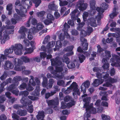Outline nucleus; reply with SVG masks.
I'll return each mask as SVG.
<instances>
[{"mask_svg": "<svg viewBox=\"0 0 120 120\" xmlns=\"http://www.w3.org/2000/svg\"><path fill=\"white\" fill-rule=\"evenodd\" d=\"M59 57H57L55 59L50 60L52 65L56 66V69L53 70V68L52 66H49L48 69L50 71L51 73L53 75H56L54 78L59 79H62L64 77V73H67L68 72V69L66 67H64L63 64L61 61L59 60Z\"/></svg>", "mask_w": 120, "mask_h": 120, "instance_id": "1", "label": "nucleus"}, {"mask_svg": "<svg viewBox=\"0 0 120 120\" xmlns=\"http://www.w3.org/2000/svg\"><path fill=\"white\" fill-rule=\"evenodd\" d=\"M93 71L97 72L96 75L98 79H95L92 83L93 85L95 87H97L99 85L102 83L104 80L105 83L104 84L103 86L108 87L109 86L111 83L116 82L117 81L116 79H113L109 77L108 74L105 72H102V74L100 73L101 72L100 70L98 67H94L93 69Z\"/></svg>", "mask_w": 120, "mask_h": 120, "instance_id": "2", "label": "nucleus"}, {"mask_svg": "<svg viewBox=\"0 0 120 120\" xmlns=\"http://www.w3.org/2000/svg\"><path fill=\"white\" fill-rule=\"evenodd\" d=\"M29 93L27 91H22L20 92L19 95H23L24 97H22L20 100L21 103L23 105L26 109L30 113H32L33 111V105H31L32 101L29 100L26 97L29 94Z\"/></svg>", "mask_w": 120, "mask_h": 120, "instance_id": "3", "label": "nucleus"}, {"mask_svg": "<svg viewBox=\"0 0 120 120\" xmlns=\"http://www.w3.org/2000/svg\"><path fill=\"white\" fill-rule=\"evenodd\" d=\"M22 47L20 44H15V46L12 45L9 49H6L4 52V54L7 56L9 54L11 53L14 50L15 54L18 55H20L22 54Z\"/></svg>", "mask_w": 120, "mask_h": 120, "instance_id": "4", "label": "nucleus"}, {"mask_svg": "<svg viewBox=\"0 0 120 120\" xmlns=\"http://www.w3.org/2000/svg\"><path fill=\"white\" fill-rule=\"evenodd\" d=\"M73 90L74 92L73 93V95L75 98L77 97V94L78 95H80V92L79 89L78 88L77 84L75 82H74L70 86L68 87L67 89L63 88L61 90L63 92L66 94H68L70 93Z\"/></svg>", "mask_w": 120, "mask_h": 120, "instance_id": "5", "label": "nucleus"}, {"mask_svg": "<svg viewBox=\"0 0 120 120\" xmlns=\"http://www.w3.org/2000/svg\"><path fill=\"white\" fill-rule=\"evenodd\" d=\"M13 63L15 66V69L17 71H22V73L26 75H28L30 73L29 70H25V67L22 66V62L20 59L15 58L13 61Z\"/></svg>", "mask_w": 120, "mask_h": 120, "instance_id": "6", "label": "nucleus"}, {"mask_svg": "<svg viewBox=\"0 0 120 120\" xmlns=\"http://www.w3.org/2000/svg\"><path fill=\"white\" fill-rule=\"evenodd\" d=\"M102 8L99 7H97L96 8V10L98 12V15L96 17L98 24L99 25L100 20L103 16V13L104 12V10L107 9L108 7V5L105 3H103L101 5Z\"/></svg>", "mask_w": 120, "mask_h": 120, "instance_id": "7", "label": "nucleus"}, {"mask_svg": "<svg viewBox=\"0 0 120 120\" xmlns=\"http://www.w3.org/2000/svg\"><path fill=\"white\" fill-rule=\"evenodd\" d=\"M80 40L82 42V45L83 46V49L84 50H86L87 49L88 43L87 42V40L83 38L87 35V32L85 30H80Z\"/></svg>", "mask_w": 120, "mask_h": 120, "instance_id": "8", "label": "nucleus"}, {"mask_svg": "<svg viewBox=\"0 0 120 120\" xmlns=\"http://www.w3.org/2000/svg\"><path fill=\"white\" fill-rule=\"evenodd\" d=\"M24 42L26 46H29V44H30L32 47L31 48H26L25 49L26 51L24 53V54L26 55L32 52L35 48V47L34 46V45L35 43L34 42V41H31L30 43L29 40L27 39H25L24 40Z\"/></svg>", "mask_w": 120, "mask_h": 120, "instance_id": "9", "label": "nucleus"}, {"mask_svg": "<svg viewBox=\"0 0 120 120\" xmlns=\"http://www.w3.org/2000/svg\"><path fill=\"white\" fill-rule=\"evenodd\" d=\"M112 58L110 60L111 62L112 63L111 64V66L118 67L120 70V58L119 56L115 54L112 55Z\"/></svg>", "mask_w": 120, "mask_h": 120, "instance_id": "10", "label": "nucleus"}, {"mask_svg": "<svg viewBox=\"0 0 120 120\" xmlns=\"http://www.w3.org/2000/svg\"><path fill=\"white\" fill-rule=\"evenodd\" d=\"M40 57L37 56L34 57V58H30L31 61H36L37 62H39L40 61V58H43L44 59L46 57L47 59H48L51 58L52 57V56L51 54L47 55L45 52H41L40 53Z\"/></svg>", "mask_w": 120, "mask_h": 120, "instance_id": "11", "label": "nucleus"}, {"mask_svg": "<svg viewBox=\"0 0 120 120\" xmlns=\"http://www.w3.org/2000/svg\"><path fill=\"white\" fill-rule=\"evenodd\" d=\"M74 48V47L73 46H71L68 47L64 49V52H68L65 54L63 56V57L62 58H60L59 57V60L62 61V59L64 57H68V56H70L73 54V52L72 51V50Z\"/></svg>", "mask_w": 120, "mask_h": 120, "instance_id": "12", "label": "nucleus"}, {"mask_svg": "<svg viewBox=\"0 0 120 120\" xmlns=\"http://www.w3.org/2000/svg\"><path fill=\"white\" fill-rule=\"evenodd\" d=\"M15 28L14 26H3L0 28V31L2 32L4 31L5 33L8 34H12L14 32V30H8V29H13Z\"/></svg>", "mask_w": 120, "mask_h": 120, "instance_id": "13", "label": "nucleus"}, {"mask_svg": "<svg viewBox=\"0 0 120 120\" xmlns=\"http://www.w3.org/2000/svg\"><path fill=\"white\" fill-rule=\"evenodd\" d=\"M17 86H16V85L12 84L7 88L6 89L7 90L11 92L16 95L18 96L19 91L17 88H16Z\"/></svg>", "mask_w": 120, "mask_h": 120, "instance_id": "14", "label": "nucleus"}, {"mask_svg": "<svg viewBox=\"0 0 120 120\" xmlns=\"http://www.w3.org/2000/svg\"><path fill=\"white\" fill-rule=\"evenodd\" d=\"M90 85V82L89 81L87 80L84 82L82 84V85L81 86L80 88L81 91L83 92L84 94L82 96V97L83 98L86 97L87 95L86 94H85L86 93V88H88Z\"/></svg>", "mask_w": 120, "mask_h": 120, "instance_id": "15", "label": "nucleus"}, {"mask_svg": "<svg viewBox=\"0 0 120 120\" xmlns=\"http://www.w3.org/2000/svg\"><path fill=\"white\" fill-rule=\"evenodd\" d=\"M64 101L66 102L69 101L66 105L68 108H69L75 104V102L73 99L70 96L68 95L66 96L64 99Z\"/></svg>", "mask_w": 120, "mask_h": 120, "instance_id": "16", "label": "nucleus"}, {"mask_svg": "<svg viewBox=\"0 0 120 120\" xmlns=\"http://www.w3.org/2000/svg\"><path fill=\"white\" fill-rule=\"evenodd\" d=\"M62 61L67 64V66L69 69L74 68L75 67V64L73 62H70L69 59L68 57H64L62 59Z\"/></svg>", "mask_w": 120, "mask_h": 120, "instance_id": "17", "label": "nucleus"}, {"mask_svg": "<svg viewBox=\"0 0 120 120\" xmlns=\"http://www.w3.org/2000/svg\"><path fill=\"white\" fill-rule=\"evenodd\" d=\"M84 0L78 1L77 3V7L79 10L83 11L85 10L87 8V4L86 3H84Z\"/></svg>", "mask_w": 120, "mask_h": 120, "instance_id": "18", "label": "nucleus"}, {"mask_svg": "<svg viewBox=\"0 0 120 120\" xmlns=\"http://www.w3.org/2000/svg\"><path fill=\"white\" fill-rule=\"evenodd\" d=\"M20 11L17 9L15 10L17 14L21 16L24 17L26 16L25 13L27 12V10L26 8L23 6H20Z\"/></svg>", "mask_w": 120, "mask_h": 120, "instance_id": "19", "label": "nucleus"}, {"mask_svg": "<svg viewBox=\"0 0 120 120\" xmlns=\"http://www.w3.org/2000/svg\"><path fill=\"white\" fill-rule=\"evenodd\" d=\"M107 89L106 87H100L99 88V90H102L100 93V95L102 96L101 98L102 100L106 101H107L108 100L107 97V94L106 92L105 91Z\"/></svg>", "mask_w": 120, "mask_h": 120, "instance_id": "20", "label": "nucleus"}, {"mask_svg": "<svg viewBox=\"0 0 120 120\" xmlns=\"http://www.w3.org/2000/svg\"><path fill=\"white\" fill-rule=\"evenodd\" d=\"M30 79L29 81V83L33 86H34L36 85L35 82L37 83V85H39L40 84V81L37 77H36L35 78V81H34V77L32 76H30Z\"/></svg>", "mask_w": 120, "mask_h": 120, "instance_id": "21", "label": "nucleus"}, {"mask_svg": "<svg viewBox=\"0 0 120 120\" xmlns=\"http://www.w3.org/2000/svg\"><path fill=\"white\" fill-rule=\"evenodd\" d=\"M77 50L78 52H81L79 54L78 56L80 62L82 63L83 62L84 60H85V57L81 53L83 52V51L80 47H79L78 48Z\"/></svg>", "mask_w": 120, "mask_h": 120, "instance_id": "22", "label": "nucleus"}, {"mask_svg": "<svg viewBox=\"0 0 120 120\" xmlns=\"http://www.w3.org/2000/svg\"><path fill=\"white\" fill-rule=\"evenodd\" d=\"M47 102L49 105L52 106L57 105L58 104V100L57 98H56L54 100H48Z\"/></svg>", "mask_w": 120, "mask_h": 120, "instance_id": "23", "label": "nucleus"}, {"mask_svg": "<svg viewBox=\"0 0 120 120\" xmlns=\"http://www.w3.org/2000/svg\"><path fill=\"white\" fill-rule=\"evenodd\" d=\"M27 30V29L24 26L20 27L19 31V33L21 35V39H24L26 36L25 32Z\"/></svg>", "mask_w": 120, "mask_h": 120, "instance_id": "24", "label": "nucleus"}, {"mask_svg": "<svg viewBox=\"0 0 120 120\" xmlns=\"http://www.w3.org/2000/svg\"><path fill=\"white\" fill-rule=\"evenodd\" d=\"M37 31L35 27L31 28L28 32V37L29 39L31 40L33 38V34Z\"/></svg>", "mask_w": 120, "mask_h": 120, "instance_id": "25", "label": "nucleus"}, {"mask_svg": "<svg viewBox=\"0 0 120 120\" xmlns=\"http://www.w3.org/2000/svg\"><path fill=\"white\" fill-rule=\"evenodd\" d=\"M64 28L63 29V30L64 32V35L66 36L67 38H70V36L67 32L68 29L70 27L66 23H65L64 26Z\"/></svg>", "mask_w": 120, "mask_h": 120, "instance_id": "26", "label": "nucleus"}, {"mask_svg": "<svg viewBox=\"0 0 120 120\" xmlns=\"http://www.w3.org/2000/svg\"><path fill=\"white\" fill-rule=\"evenodd\" d=\"M13 67L14 66L11 62L8 60L5 62L4 65L5 69L8 70L10 69H12Z\"/></svg>", "mask_w": 120, "mask_h": 120, "instance_id": "27", "label": "nucleus"}, {"mask_svg": "<svg viewBox=\"0 0 120 120\" xmlns=\"http://www.w3.org/2000/svg\"><path fill=\"white\" fill-rule=\"evenodd\" d=\"M87 22L89 25L92 26L96 27L97 26L96 19L92 17L89 19L87 20Z\"/></svg>", "mask_w": 120, "mask_h": 120, "instance_id": "28", "label": "nucleus"}, {"mask_svg": "<svg viewBox=\"0 0 120 120\" xmlns=\"http://www.w3.org/2000/svg\"><path fill=\"white\" fill-rule=\"evenodd\" d=\"M55 81L54 80L52 79H50L49 80V82L48 83H47L46 84H45L42 86L44 87H46L47 89H49L51 88L53 84L54 83Z\"/></svg>", "mask_w": 120, "mask_h": 120, "instance_id": "29", "label": "nucleus"}, {"mask_svg": "<svg viewBox=\"0 0 120 120\" xmlns=\"http://www.w3.org/2000/svg\"><path fill=\"white\" fill-rule=\"evenodd\" d=\"M115 97L116 98V103L118 104L120 103V94L119 92H116L114 95L111 97V98H113Z\"/></svg>", "mask_w": 120, "mask_h": 120, "instance_id": "30", "label": "nucleus"}, {"mask_svg": "<svg viewBox=\"0 0 120 120\" xmlns=\"http://www.w3.org/2000/svg\"><path fill=\"white\" fill-rule=\"evenodd\" d=\"M22 79L21 77L19 76H17L14 77L12 80L13 84L18 86L19 83V81H21Z\"/></svg>", "mask_w": 120, "mask_h": 120, "instance_id": "31", "label": "nucleus"}, {"mask_svg": "<svg viewBox=\"0 0 120 120\" xmlns=\"http://www.w3.org/2000/svg\"><path fill=\"white\" fill-rule=\"evenodd\" d=\"M11 115L12 118L15 119L14 120H26L27 119L26 117H21L20 118L19 116L14 113H12Z\"/></svg>", "mask_w": 120, "mask_h": 120, "instance_id": "32", "label": "nucleus"}, {"mask_svg": "<svg viewBox=\"0 0 120 120\" xmlns=\"http://www.w3.org/2000/svg\"><path fill=\"white\" fill-rule=\"evenodd\" d=\"M90 99L89 97H86L84 98L83 101L85 103L84 105V108H86L90 106H89V104Z\"/></svg>", "mask_w": 120, "mask_h": 120, "instance_id": "33", "label": "nucleus"}, {"mask_svg": "<svg viewBox=\"0 0 120 120\" xmlns=\"http://www.w3.org/2000/svg\"><path fill=\"white\" fill-rule=\"evenodd\" d=\"M102 62L104 64L103 67L105 70H107L109 67V64L108 63L107 58H103Z\"/></svg>", "mask_w": 120, "mask_h": 120, "instance_id": "34", "label": "nucleus"}, {"mask_svg": "<svg viewBox=\"0 0 120 120\" xmlns=\"http://www.w3.org/2000/svg\"><path fill=\"white\" fill-rule=\"evenodd\" d=\"M14 18H12L11 21L13 24H15L16 23V20H19L21 18L20 16H19L16 14H15L14 15Z\"/></svg>", "mask_w": 120, "mask_h": 120, "instance_id": "35", "label": "nucleus"}, {"mask_svg": "<svg viewBox=\"0 0 120 120\" xmlns=\"http://www.w3.org/2000/svg\"><path fill=\"white\" fill-rule=\"evenodd\" d=\"M3 33V38L1 41V43L2 44L5 43V41L8 40L9 38L8 34L5 33L4 32Z\"/></svg>", "mask_w": 120, "mask_h": 120, "instance_id": "36", "label": "nucleus"}, {"mask_svg": "<svg viewBox=\"0 0 120 120\" xmlns=\"http://www.w3.org/2000/svg\"><path fill=\"white\" fill-rule=\"evenodd\" d=\"M40 87L39 85L36 86V89L32 93V94L35 96H38L39 94Z\"/></svg>", "mask_w": 120, "mask_h": 120, "instance_id": "37", "label": "nucleus"}, {"mask_svg": "<svg viewBox=\"0 0 120 120\" xmlns=\"http://www.w3.org/2000/svg\"><path fill=\"white\" fill-rule=\"evenodd\" d=\"M116 8L115 7L114 8L112 13L110 14L109 15V16L110 18L112 19L114 18L116 16L118 12L116 11Z\"/></svg>", "mask_w": 120, "mask_h": 120, "instance_id": "38", "label": "nucleus"}, {"mask_svg": "<svg viewBox=\"0 0 120 120\" xmlns=\"http://www.w3.org/2000/svg\"><path fill=\"white\" fill-rule=\"evenodd\" d=\"M86 112L90 111L93 114H95L96 113V109L91 106H90L86 108Z\"/></svg>", "mask_w": 120, "mask_h": 120, "instance_id": "39", "label": "nucleus"}, {"mask_svg": "<svg viewBox=\"0 0 120 120\" xmlns=\"http://www.w3.org/2000/svg\"><path fill=\"white\" fill-rule=\"evenodd\" d=\"M62 47V44L60 41H58L56 42V44L55 46V48L54 49V51H58L59 50L60 48Z\"/></svg>", "mask_w": 120, "mask_h": 120, "instance_id": "40", "label": "nucleus"}, {"mask_svg": "<svg viewBox=\"0 0 120 120\" xmlns=\"http://www.w3.org/2000/svg\"><path fill=\"white\" fill-rule=\"evenodd\" d=\"M17 113L21 116H24L27 114L26 111L25 110L19 109L17 110Z\"/></svg>", "mask_w": 120, "mask_h": 120, "instance_id": "41", "label": "nucleus"}, {"mask_svg": "<svg viewBox=\"0 0 120 120\" xmlns=\"http://www.w3.org/2000/svg\"><path fill=\"white\" fill-rule=\"evenodd\" d=\"M5 95L10 100L11 102L13 103L15 101V98L13 97H12L10 96L11 93L9 92H7L5 93Z\"/></svg>", "mask_w": 120, "mask_h": 120, "instance_id": "42", "label": "nucleus"}, {"mask_svg": "<svg viewBox=\"0 0 120 120\" xmlns=\"http://www.w3.org/2000/svg\"><path fill=\"white\" fill-rule=\"evenodd\" d=\"M79 11L77 9H76L73 11L71 14V18L73 20H75L76 18V16L75 15Z\"/></svg>", "mask_w": 120, "mask_h": 120, "instance_id": "43", "label": "nucleus"}, {"mask_svg": "<svg viewBox=\"0 0 120 120\" xmlns=\"http://www.w3.org/2000/svg\"><path fill=\"white\" fill-rule=\"evenodd\" d=\"M36 30L37 31V32H38L39 30H42L44 27V26L40 22L38 23L36 26V28L35 27Z\"/></svg>", "mask_w": 120, "mask_h": 120, "instance_id": "44", "label": "nucleus"}, {"mask_svg": "<svg viewBox=\"0 0 120 120\" xmlns=\"http://www.w3.org/2000/svg\"><path fill=\"white\" fill-rule=\"evenodd\" d=\"M21 59L23 62L25 63H27L31 61L30 58H29L26 56H23L20 58Z\"/></svg>", "mask_w": 120, "mask_h": 120, "instance_id": "45", "label": "nucleus"}, {"mask_svg": "<svg viewBox=\"0 0 120 120\" xmlns=\"http://www.w3.org/2000/svg\"><path fill=\"white\" fill-rule=\"evenodd\" d=\"M55 94L54 92H52L51 91L50 93L48 92L45 93V98L46 99H48L51 96Z\"/></svg>", "mask_w": 120, "mask_h": 120, "instance_id": "46", "label": "nucleus"}, {"mask_svg": "<svg viewBox=\"0 0 120 120\" xmlns=\"http://www.w3.org/2000/svg\"><path fill=\"white\" fill-rule=\"evenodd\" d=\"M86 31L87 32V35H89L93 31V30L92 27L88 26L86 28Z\"/></svg>", "mask_w": 120, "mask_h": 120, "instance_id": "47", "label": "nucleus"}, {"mask_svg": "<svg viewBox=\"0 0 120 120\" xmlns=\"http://www.w3.org/2000/svg\"><path fill=\"white\" fill-rule=\"evenodd\" d=\"M95 8H91L90 10L88 11L89 14L90 15H92L96 12Z\"/></svg>", "mask_w": 120, "mask_h": 120, "instance_id": "48", "label": "nucleus"}, {"mask_svg": "<svg viewBox=\"0 0 120 120\" xmlns=\"http://www.w3.org/2000/svg\"><path fill=\"white\" fill-rule=\"evenodd\" d=\"M90 3L91 8H95L96 1L95 0H91L90 1Z\"/></svg>", "mask_w": 120, "mask_h": 120, "instance_id": "49", "label": "nucleus"}, {"mask_svg": "<svg viewBox=\"0 0 120 120\" xmlns=\"http://www.w3.org/2000/svg\"><path fill=\"white\" fill-rule=\"evenodd\" d=\"M105 56L106 58H107V60L109 58L111 57L110 52L108 50H105Z\"/></svg>", "mask_w": 120, "mask_h": 120, "instance_id": "50", "label": "nucleus"}, {"mask_svg": "<svg viewBox=\"0 0 120 120\" xmlns=\"http://www.w3.org/2000/svg\"><path fill=\"white\" fill-rule=\"evenodd\" d=\"M58 85L60 86H62L63 87H65V82L63 80H60L58 81L57 82Z\"/></svg>", "mask_w": 120, "mask_h": 120, "instance_id": "51", "label": "nucleus"}, {"mask_svg": "<svg viewBox=\"0 0 120 120\" xmlns=\"http://www.w3.org/2000/svg\"><path fill=\"white\" fill-rule=\"evenodd\" d=\"M55 41H52L50 42L47 44V46L49 48H51L53 47L55 44Z\"/></svg>", "mask_w": 120, "mask_h": 120, "instance_id": "52", "label": "nucleus"}, {"mask_svg": "<svg viewBox=\"0 0 120 120\" xmlns=\"http://www.w3.org/2000/svg\"><path fill=\"white\" fill-rule=\"evenodd\" d=\"M27 86L26 83L23 82L19 86L18 88L21 90H23L26 88Z\"/></svg>", "mask_w": 120, "mask_h": 120, "instance_id": "53", "label": "nucleus"}, {"mask_svg": "<svg viewBox=\"0 0 120 120\" xmlns=\"http://www.w3.org/2000/svg\"><path fill=\"white\" fill-rule=\"evenodd\" d=\"M49 8L51 10H55L56 9V7L54 4H50L48 6Z\"/></svg>", "mask_w": 120, "mask_h": 120, "instance_id": "54", "label": "nucleus"}, {"mask_svg": "<svg viewBox=\"0 0 120 120\" xmlns=\"http://www.w3.org/2000/svg\"><path fill=\"white\" fill-rule=\"evenodd\" d=\"M101 117L102 120H110L109 116L108 115L102 114Z\"/></svg>", "mask_w": 120, "mask_h": 120, "instance_id": "55", "label": "nucleus"}, {"mask_svg": "<svg viewBox=\"0 0 120 120\" xmlns=\"http://www.w3.org/2000/svg\"><path fill=\"white\" fill-rule=\"evenodd\" d=\"M88 15H89L88 12H84L83 15V20L84 22L87 20V18L88 17Z\"/></svg>", "mask_w": 120, "mask_h": 120, "instance_id": "56", "label": "nucleus"}, {"mask_svg": "<svg viewBox=\"0 0 120 120\" xmlns=\"http://www.w3.org/2000/svg\"><path fill=\"white\" fill-rule=\"evenodd\" d=\"M97 53L96 52H93L91 54V56L92 57L90 58V61L93 60L94 59V58L96 57Z\"/></svg>", "mask_w": 120, "mask_h": 120, "instance_id": "57", "label": "nucleus"}, {"mask_svg": "<svg viewBox=\"0 0 120 120\" xmlns=\"http://www.w3.org/2000/svg\"><path fill=\"white\" fill-rule=\"evenodd\" d=\"M54 90L53 91H52V92H54L55 94L57 92H58L60 90V89L59 87L57 85L54 86L53 87Z\"/></svg>", "mask_w": 120, "mask_h": 120, "instance_id": "58", "label": "nucleus"}, {"mask_svg": "<svg viewBox=\"0 0 120 120\" xmlns=\"http://www.w3.org/2000/svg\"><path fill=\"white\" fill-rule=\"evenodd\" d=\"M47 18L48 19L51 21H53L54 19L53 16L50 14H48L47 15Z\"/></svg>", "mask_w": 120, "mask_h": 120, "instance_id": "59", "label": "nucleus"}, {"mask_svg": "<svg viewBox=\"0 0 120 120\" xmlns=\"http://www.w3.org/2000/svg\"><path fill=\"white\" fill-rule=\"evenodd\" d=\"M50 39V36H46L43 42V44H45L46 43L49 41Z\"/></svg>", "mask_w": 120, "mask_h": 120, "instance_id": "60", "label": "nucleus"}, {"mask_svg": "<svg viewBox=\"0 0 120 120\" xmlns=\"http://www.w3.org/2000/svg\"><path fill=\"white\" fill-rule=\"evenodd\" d=\"M7 76V73L6 71H5L3 74L0 77V79L1 80L5 79Z\"/></svg>", "mask_w": 120, "mask_h": 120, "instance_id": "61", "label": "nucleus"}, {"mask_svg": "<svg viewBox=\"0 0 120 120\" xmlns=\"http://www.w3.org/2000/svg\"><path fill=\"white\" fill-rule=\"evenodd\" d=\"M97 47L98 49L97 52L99 53H100L104 51L103 49L101 48L100 45H99L97 46Z\"/></svg>", "mask_w": 120, "mask_h": 120, "instance_id": "62", "label": "nucleus"}, {"mask_svg": "<svg viewBox=\"0 0 120 120\" xmlns=\"http://www.w3.org/2000/svg\"><path fill=\"white\" fill-rule=\"evenodd\" d=\"M85 24V23L82 22L79 24L78 27H77V29L79 30H81V29L83 27Z\"/></svg>", "mask_w": 120, "mask_h": 120, "instance_id": "63", "label": "nucleus"}, {"mask_svg": "<svg viewBox=\"0 0 120 120\" xmlns=\"http://www.w3.org/2000/svg\"><path fill=\"white\" fill-rule=\"evenodd\" d=\"M45 12L44 11H42L39 12L37 13V16L38 17L43 16L45 14Z\"/></svg>", "mask_w": 120, "mask_h": 120, "instance_id": "64", "label": "nucleus"}]
</instances>
